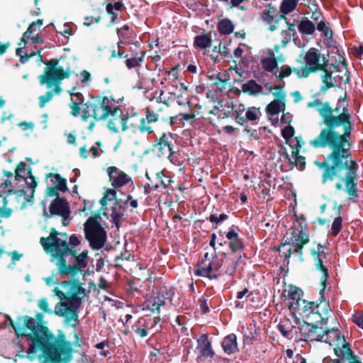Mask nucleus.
<instances>
[{"label":"nucleus","instance_id":"052dcab7","mask_svg":"<svg viewBox=\"0 0 363 363\" xmlns=\"http://www.w3.org/2000/svg\"><path fill=\"white\" fill-rule=\"evenodd\" d=\"M45 348H39L38 352L41 351V353L38 355L39 359L44 357V360L41 363H55L52 359V353L50 352V354L45 351Z\"/></svg>","mask_w":363,"mask_h":363},{"label":"nucleus","instance_id":"774afa93","mask_svg":"<svg viewBox=\"0 0 363 363\" xmlns=\"http://www.w3.org/2000/svg\"><path fill=\"white\" fill-rule=\"evenodd\" d=\"M114 117H115L114 118L111 119L108 121V128H109V130H111L113 133H118V125L116 121H118V123L121 124L120 121H119V113Z\"/></svg>","mask_w":363,"mask_h":363},{"label":"nucleus","instance_id":"79ce46f5","mask_svg":"<svg viewBox=\"0 0 363 363\" xmlns=\"http://www.w3.org/2000/svg\"><path fill=\"white\" fill-rule=\"evenodd\" d=\"M240 259L241 255H239V257L235 259L226 258L225 264H227L228 266L226 267V269L225 270V274L228 276H232L235 273Z\"/></svg>","mask_w":363,"mask_h":363},{"label":"nucleus","instance_id":"9d476101","mask_svg":"<svg viewBox=\"0 0 363 363\" xmlns=\"http://www.w3.org/2000/svg\"><path fill=\"white\" fill-rule=\"evenodd\" d=\"M324 337L322 342L333 345L334 352L337 357L346 359L352 357V350L350 345L345 340V336L342 335L338 329H327L323 331Z\"/></svg>","mask_w":363,"mask_h":363},{"label":"nucleus","instance_id":"49530a36","mask_svg":"<svg viewBox=\"0 0 363 363\" xmlns=\"http://www.w3.org/2000/svg\"><path fill=\"white\" fill-rule=\"evenodd\" d=\"M284 111L281 103L277 100H273L266 107V112L272 116L277 115L280 111Z\"/></svg>","mask_w":363,"mask_h":363},{"label":"nucleus","instance_id":"0e129e2a","mask_svg":"<svg viewBox=\"0 0 363 363\" xmlns=\"http://www.w3.org/2000/svg\"><path fill=\"white\" fill-rule=\"evenodd\" d=\"M52 91H48L44 95H41L39 97V106L43 108L45 104L52 99Z\"/></svg>","mask_w":363,"mask_h":363},{"label":"nucleus","instance_id":"de8ad7c7","mask_svg":"<svg viewBox=\"0 0 363 363\" xmlns=\"http://www.w3.org/2000/svg\"><path fill=\"white\" fill-rule=\"evenodd\" d=\"M260 116V108H257L255 106L249 107L245 113L246 121H255L259 118Z\"/></svg>","mask_w":363,"mask_h":363},{"label":"nucleus","instance_id":"423d86ee","mask_svg":"<svg viewBox=\"0 0 363 363\" xmlns=\"http://www.w3.org/2000/svg\"><path fill=\"white\" fill-rule=\"evenodd\" d=\"M86 295V290L82 286H70L69 291L67 292V301L57 303L55 307V313L61 317H66L67 320H77V311Z\"/></svg>","mask_w":363,"mask_h":363},{"label":"nucleus","instance_id":"a211bd4d","mask_svg":"<svg viewBox=\"0 0 363 363\" xmlns=\"http://www.w3.org/2000/svg\"><path fill=\"white\" fill-rule=\"evenodd\" d=\"M301 335L306 341H320L322 342L324 337L322 328L318 327L316 325L305 323L300 328Z\"/></svg>","mask_w":363,"mask_h":363},{"label":"nucleus","instance_id":"c9c22d12","mask_svg":"<svg viewBox=\"0 0 363 363\" xmlns=\"http://www.w3.org/2000/svg\"><path fill=\"white\" fill-rule=\"evenodd\" d=\"M135 333L141 338L146 337L148 335V330L151 328L150 324L143 318H140L137 323L133 327Z\"/></svg>","mask_w":363,"mask_h":363},{"label":"nucleus","instance_id":"c756f323","mask_svg":"<svg viewBox=\"0 0 363 363\" xmlns=\"http://www.w3.org/2000/svg\"><path fill=\"white\" fill-rule=\"evenodd\" d=\"M146 52H136L134 57H127L125 65L128 69H137L142 66Z\"/></svg>","mask_w":363,"mask_h":363},{"label":"nucleus","instance_id":"bf43d9fd","mask_svg":"<svg viewBox=\"0 0 363 363\" xmlns=\"http://www.w3.org/2000/svg\"><path fill=\"white\" fill-rule=\"evenodd\" d=\"M294 128L291 125H288L281 130V136L286 140V144L289 145V140L294 136Z\"/></svg>","mask_w":363,"mask_h":363},{"label":"nucleus","instance_id":"bb28decb","mask_svg":"<svg viewBox=\"0 0 363 363\" xmlns=\"http://www.w3.org/2000/svg\"><path fill=\"white\" fill-rule=\"evenodd\" d=\"M242 91L250 96H257L262 94V86L257 84L255 79H250L242 84Z\"/></svg>","mask_w":363,"mask_h":363},{"label":"nucleus","instance_id":"72a5a7b5","mask_svg":"<svg viewBox=\"0 0 363 363\" xmlns=\"http://www.w3.org/2000/svg\"><path fill=\"white\" fill-rule=\"evenodd\" d=\"M315 262L316 269L322 272V276L320 277V284L322 286V288L320 290V294H322V293H325V291L327 281L329 277L328 270L327 267L323 264V262L321 258L315 259Z\"/></svg>","mask_w":363,"mask_h":363},{"label":"nucleus","instance_id":"603ef678","mask_svg":"<svg viewBox=\"0 0 363 363\" xmlns=\"http://www.w3.org/2000/svg\"><path fill=\"white\" fill-rule=\"evenodd\" d=\"M342 228V218L340 216L335 218L332 223L331 235L336 237Z\"/></svg>","mask_w":363,"mask_h":363},{"label":"nucleus","instance_id":"0eeeda50","mask_svg":"<svg viewBox=\"0 0 363 363\" xmlns=\"http://www.w3.org/2000/svg\"><path fill=\"white\" fill-rule=\"evenodd\" d=\"M224 259L219 258L216 252L211 255L206 252L201 257L194 268V274L197 277H206L209 279H216L221 274V267Z\"/></svg>","mask_w":363,"mask_h":363},{"label":"nucleus","instance_id":"a18cd8bd","mask_svg":"<svg viewBox=\"0 0 363 363\" xmlns=\"http://www.w3.org/2000/svg\"><path fill=\"white\" fill-rule=\"evenodd\" d=\"M294 216L296 217V221L301 228L297 235H309L310 231L305 216L303 215L297 216L296 213Z\"/></svg>","mask_w":363,"mask_h":363},{"label":"nucleus","instance_id":"f3484780","mask_svg":"<svg viewBox=\"0 0 363 363\" xmlns=\"http://www.w3.org/2000/svg\"><path fill=\"white\" fill-rule=\"evenodd\" d=\"M159 119V116L154 111H151L149 107L145 108V116L140 119L138 129L141 133L151 135L154 133L152 124L156 123Z\"/></svg>","mask_w":363,"mask_h":363},{"label":"nucleus","instance_id":"5fc2aeb1","mask_svg":"<svg viewBox=\"0 0 363 363\" xmlns=\"http://www.w3.org/2000/svg\"><path fill=\"white\" fill-rule=\"evenodd\" d=\"M6 321L9 323L10 326L13 329L15 334L18 337H21L22 335H24L22 328H20V324L18 320L14 321L9 315H5Z\"/></svg>","mask_w":363,"mask_h":363},{"label":"nucleus","instance_id":"37998d69","mask_svg":"<svg viewBox=\"0 0 363 363\" xmlns=\"http://www.w3.org/2000/svg\"><path fill=\"white\" fill-rule=\"evenodd\" d=\"M0 199H1V202L3 203V205L0 206V219L1 220L3 218H8L11 216L12 210L9 208H6L7 200L5 192H0Z\"/></svg>","mask_w":363,"mask_h":363},{"label":"nucleus","instance_id":"69168bd1","mask_svg":"<svg viewBox=\"0 0 363 363\" xmlns=\"http://www.w3.org/2000/svg\"><path fill=\"white\" fill-rule=\"evenodd\" d=\"M285 22H286V23L287 25V29L285 31L286 34L287 35H289L290 38H292L294 40H295V36L296 35V30H295V26H296L295 23H290L288 21V19ZM294 22H296V20H294Z\"/></svg>","mask_w":363,"mask_h":363},{"label":"nucleus","instance_id":"393cba45","mask_svg":"<svg viewBox=\"0 0 363 363\" xmlns=\"http://www.w3.org/2000/svg\"><path fill=\"white\" fill-rule=\"evenodd\" d=\"M261 17L263 21L269 26L268 30L272 32L276 30L278 28V24L281 20L283 19L285 21L287 20L286 16L281 13H277L275 15L262 13Z\"/></svg>","mask_w":363,"mask_h":363},{"label":"nucleus","instance_id":"c03bdc74","mask_svg":"<svg viewBox=\"0 0 363 363\" xmlns=\"http://www.w3.org/2000/svg\"><path fill=\"white\" fill-rule=\"evenodd\" d=\"M261 64L264 71L272 72L278 68L277 61L275 57H264L261 60Z\"/></svg>","mask_w":363,"mask_h":363},{"label":"nucleus","instance_id":"dca6fc26","mask_svg":"<svg viewBox=\"0 0 363 363\" xmlns=\"http://www.w3.org/2000/svg\"><path fill=\"white\" fill-rule=\"evenodd\" d=\"M237 230H239L238 227L232 225L229 228L228 232L225 235L228 245L232 254H236L238 252L243 251L245 249L243 239L239 236ZM224 243L226 244L227 242L225 241Z\"/></svg>","mask_w":363,"mask_h":363},{"label":"nucleus","instance_id":"2f4dec72","mask_svg":"<svg viewBox=\"0 0 363 363\" xmlns=\"http://www.w3.org/2000/svg\"><path fill=\"white\" fill-rule=\"evenodd\" d=\"M328 66H325L324 70L320 71L323 72V74L321 75L322 85L320 88L322 92H325L329 89L335 86V82L329 81L333 74V70L328 69Z\"/></svg>","mask_w":363,"mask_h":363},{"label":"nucleus","instance_id":"a19ab883","mask_svg":"<svg viewBox=\"0 0 363 363\" xmlns=\"http://www.w3.org/2000/svg\"><path fill=\"white\" fill-rule=\"evenodd\" d=\"M303 295V291L299 288L291 286L289 290L288 296L290 299L296 301L297 308H301V301L302 300L301 296Z\"/></svg>","mask_w":363,"mask_h":363},{"label":"nucleus","instance_id":"e2e57ef3","mask_svg":"<svg viewBox=\"0 0 363 363\" xmlns=\"http://www.w3.org/2000/svg\"><path fill=\"white\" fill-rule=\"evenodd\" d=\"M26 170V164L23 162H20L15 169V178L18 180V178L26 179L25 176L21 175L23 172Z\"/></svg>","mask_w":363,"mask_h":363},{"label":"nucleus","instance_id":"cd10ccee","mask_svg":"<svg viewBox=\"0 0 363 363\" xmlns=\"http://www.w3.org/2000/svg\"><path fill=\"white\" fill-rule=\"evenodd\" d=\"M222 347L228 354L238 351L236 335L232 333L225 337L222 342Z\"/></svg>","mask_w":363,"mask_h":363},{"label":"nucleus","instance_id":"1a4fd4ad","mask_svg":"<svg viewBox=\"0 0 363 363\" xmlns=\"http://www.w3.org/2000/svg\"><path fill=\"white\" fill-rule=\"evenodd\" d=\"M99 219H101V216L98 213L89 217L84 223L85 238L93 250L101 249L107 238L106 231L99 222Z\"/></svg>","mask_w":363,"mask_h":363},{"label":"nucleus","instance_id":"f704fd0d","mask_svg":"<svg viewBox=\"0 0 363 363\" xmlns=\"http://www.w3.org/2000/svg\"><path fill=\"white\" fill-rule=\"evenodd\" d=\"M298 30L302 35H311L315 33V26L311 21L306 18L300 21Z\"/></svg>","mask_w":363,"mask_h":363},{"label":"nucleus","instance_id":"8fccbe9b","mask_svg":"<svg viewBox=\"0 0 363 363\" xmlns=\"http://www.w3.org/2000/svg\"><path fill=\"white\" fill-rule=\"evenodd\" d=\"M298 70H301V68H292L288 65H283L281 67V71L279 74L277 75V73H274V75H276V77L279 78L280 80H282L284 78L289 77L293 72H296V74H297Z\"/></svg>","mask_w":363,"mask_h":363},{"label":"nucleus","instance_id":"412c9836","mask_svg":"<svg viewBox=\"0 0 363 363\" xmlns=\"http://www.w3.org/2000/svg\"><path fill=\"white\" fill-rule=\"evenodd\" d=\"M323 294H320V297L318 299V302L316 301V306L314 307L313 315H317L318 319L315 323H326L329 317V311L330 310V306L329 301L323 298Z\"/></svg>","mask_w":363,"mask_h":363},{"label":"nucleus","instance_id":"e433bc0d","mask_svg":"<svg viewBox=\"0 0 363 363\" xmlns=\"http://www.w3.org/2000/svg\"><path fill=\"white\" fill-rule=\"evenodd\" d=\"M45 178L50 179V182L53 184V186L68 191L67 180L66 179L62 178L60 174L50 172L46 174Z\"/></svg>","mask_w":363,"mask_h":363},{"label":"nucleus","instance_id":"39448f33","mask_svg":"<svg viewBox=\"0 0 363 363\" xmlns=\"http://www.w3.org/2000/svg\"><path fill=\"white\" fill-rule=\"evenodd\" d=\"M59 59H51L45 62V67L43 74L38 76L40 84L41 86L46 85L48 88L54 86L52 93L59 94L62 89L60 87L61 82L65 79H68L71 72L69 67L64 69L62 66H59Z\"/></svg>","mask_w":363,"mask_h":363},{"label":"nucleus","instance_id":"13d9d810","mask_svg":"<svg viewBox=\"0 0 363 363\" xmlns=\"http://www.w3.org/2000/svg\"><path fill=\"white\" fill-rule=\"evenodd\" d=\"M303 304L302 310L303 312H308L310 314L313 315V312L314 311V307L318 308V306H316V301H306V300L302 299L301 301V306Z\"/></svg>","mask_w":363,"mask_h":363},{"label":"nucleus","instance_id":"864d4df0","mask_svg":"<svg viewBox=\"0 0 363 363\" xmlns=\"http://www.w3.org/2000/svg\"><path fill=\"white\" fill-rule=\"evenodd\" d=\"M27 177L26 178H29L31 179V182H26V187L31 189V195L30 197L33 198L34 193L35 191V188L38 185V182L35 179V177L33 175L31 172V168L30 167V165L28 166V170L26 172Z\"/></svg>","mask_w":363,"mask_h":363},{"label":"nucleus","instance_id":"aec40b11","mask_svg":"<svg viewBox=\"0 0 363 363\" xmlns=\"http://www.w3.org/2000/svg\"><path fill=\"white\" fill-rule=\"evenodd\" d=\"M108 170L109 180L114 188L123 186L128 184L131 179L126 173L116 167H110Z\"/></svg>","mask_w":363,"mask_h":363},{"label":"nucleus","instance_id":"f257e3e1","mask_svg":"<svg viewBox=\"0 0 363 363\" xmlns=\"http://www.w3.org/2000/svg\"><path fill=\"white\" fill-rule=\"evenodd\" d=\"M315 106H322L318 113L322 118L321 124L325 127L309 144L314 148L328 147L331 150L322 162H315L323 169L321 184L337 181L336 190H342L344 184V191L349 199L357 198L359 165L351 152L350 137L354 125L348 105H343L341 110L340 105L333 108L329 101L323 103L319 99L308 103V107Z\"/></svg>","mask_w":363,"mask_h":363},{"label":"nucleus","instance_id":"4468645a","mask_svg":"<svg viewBox=\"0 0 363 363\" xmlns=\"http://www.w3.org/2000/svg\"><path fill=\"white\" fill-rule=\"evenodd\" d=\"M88 262V251H83L80 254H78L75 259L74 264H69L65 268L63 267V272L60 277L61 278H65L68 276L75 277L78 273L82 272V269H84L87 266Z\"/></svg>","mask_w":363,"mask_h":363},{"label":"nucleus","instance_id":"a878e982","mask_svg":"<svg viewBox=\"0 0 363 363\" xmlns=\"http://www.w3.org/2000/svg\"><path fill=\"white\" fill-rule=\"evenodd\" d=\"M284 149V155L286 158L288 160L289 162L298 167L300 170H303L306 167V159L303 156H301L299 152V150L296 148H293L291 151V155L293 157V160L290 158L289 154L286 152V149Z\"/></svg>","mask_w":363,"mask_h":363},{"label":"nucleus","instance_id":"5701e85b","mask_svg":"<svg viewBox=\"0 0 363 363\" xmlns=\"http://www.w3.org/2000/svg\"><path fill=\"white\" fill-rule=\"evenodd\" d=\"M317 30L321 32V36L325 44L329 47H333L337 49V52L340 50L337 48V43L335 40L333 39V32L331 28L329 26V23H326L323 20H320L317 23Z\"/></svg>","mask_w":363,"mask_h":363},{"label":"nucleus","instance_id":"ddd939ff","mask_svg":"<svg viewBox=\"0 0 363 363\" xmlns=\"http://www.w3.org/2000/svg\"><path fill=\"white\" fill-rule=\"evenodd\" d=\"M69 254L76 259L78 255L77 250L73 247H69L67 241L61 243V246L51 256V261L56 259L55 265L59 275L63 272V267L65 268L69 264H67L66 255Z\"/></svg>","mask_w":363,"mask_h":363},{"label":"nucleus","instance_id":"7c9ffc66","mask_svg":"<svg viewBox=\"0 0 363 363\" xmlns=\"http://www.w3.org/2000/svg\"><path fill=\"white\" fill-rule=\"evenodd\" d=\"M212 43V38L210 33H202L194 37V47L201 50H205L210 47Z\"/></svg>","mask_w":363,"mask_h":363},{"label":"nucleus","instance_id":"f8f14e48","mask_svg":"<svg viewBox=\"0 0 363 363\" xmlns=\"http://www.w3.org/2000/svg\"><path fill=\"white\" fill-rule=\"evenodd\" d=\"M172 135L170 132L163 133L152 145L153 150L157 151L158 157H166L171 162L175 153L172 144Z\"/></svg>","mask_w":363,"mask_h":363},{"label":"nucleus","instance_id":"7ed1b4c3","mask_svg":"<svg viewBox=\"0 0 363 363\" xmlns=\"http://www.w3.org/2000/svg\"><path fill=\"white\" fill-rule=\"evenodd\" d=\"M110 104L111 101L106 96H91L86 103L82 104V120L86 121L92 117L95 121H104L109 116H116L119 113L122 131H125L133 126V124L128 125L129 116H125L120 108H112Z\"/></svg>","mask_w":363,"mask_h":363},{"label":"nucleus","instance_id":"338daca9","mask_svg":"<svg viewBox=\"0 0 363 363\" xmlns=\"http://www.w3.org/2000/svg\"><path fill=\"white\" fill-rule=\"evenodd\" d=\"M106 12L111 16V23L114 24L118 20V14L112 9L111 3H108L106 6Z\"/></svg>","mask_w":363,"mask_h":363},{"label":"nucleus","instance_id":"58836bf2","mask_svg":"<svg viewBox=\"0 0 363 363\" xmlns=\"http://www.w3.org/2000/svg\"><path fill=\"white\" fill-rule=\"evenodd\" d=\"M298 5V0H282L280 5L281 14L286 15L294 11Z\"/></svg>","mask_w":363,"mask_h":363},{"label":"nucleus","instance_id":"6ab92c4d","mask_svg":"<svg viewBox=\"0 0 363 363\" xmlns=\"http://www.w3.org/2000/svg\"><path fill=\"white\" fill-rule=\"evenodd\" d=\"M196 350L200 352V354L196 358L197 361L207 358L211 359L215 355V352L211 347V342L208 340V337L206 334H202L199 338L197 339Z\"/></svg>","mask_w":363,"mask_h":363},{"label":"nucleus","instance_id":"2eb2a0df","mask_svg":"<svg viewBox=\"0 0 363 363\" xmlns=\"http://www.w3.org/2000/svg\"><path fill=\"white\" fill-rule=\"evenodd\" d=\"M60 232L55 228H52L50 231V235L47 238L41 237L40 243L42 245L44 251L50 254V256L61 246V243L66 240H62L58 238Z\"/></svg>","mask_w":363,"mask_h":363},{"label":"nucleus","instance_id":"09e8293b","mask_svg":"<svg viewBox=\"0 0 363 363\" xmlns=\"http://www.w3.org/2000/svg\"><path fill=\"white\" fill-rule=\"evenodd\" d=\"M43 24V19H38L35 21L32 22L28 28H27L26 31L23 34V36L21 39V42L18 43V46H21L22 42L26 43V38H28L30 35L33 33L34 31V27L36 26H42Z\"/></svg>","mask_w":363,"mask_h":363},{"label":"nucleus","instance_id":"b1692460","mask_svg":"<svg viewBox=\"0 0 363 363\" xmlns=\"http://www.w3.org/2000/svg\"><path fill=\"white\" fill-rule=\"evenodd\" d=\"M127 203V200L116 199L113 206L111 207L112 221L117 228H119V223L124 214V206Z\"/></svg>","mask_w":363,"mask_h":363},{"label":"nucleus","instance_id":"f03ea898","mask_svg":"<svg viewBox=\"0 0 363 363\" xmlns=\"http://www.w3.org/2000/svg\"><path fill=\"white\" fill-rule=\"evenodd\" d=\"M74 329L73 345L82 347V342L76 333V325L72 324ZM39 348H45L47 353H52V359L55 363H67L72 359V343L66 340L64 333H60L57 337L48 328V333L44 335Z\"/></svg>","mask_w":363,"mask_h":363},{"label":"nucleus","instance_id":"3c124183","mask_svg":"<svg viewBox=\"0 0 363 363\" xmlns=\"http://www.w3.org/2000/svg\"><path fill=\"white\" fill-rule=\"evenodd\" d=\"M228 218V216L224 213L217 215L216 213H211L207 218L211 223H213V228L217 229L218 223L224 221Z\"/></svg>","mask_w":363,"mask_h":363},{"label":"nucleus","instance_id":"c85d7f7f","mask_svg":"<svg viewBox=\"0 0 363 363\" xmlns=\"http://www.w3.org/2000/svg\"><path fill=\"white\" fill-rule=\"evenodd\" d=\"M172 182L170 177L167 176L164 171H160L156 174L155 181L152 183L153 190H157L160 187L164 189H168Z\"/></svg>","mask_w":363,"mask_h":363},{"label":"nucleus","instance_id":"6e6d98bb","mask_svg":"<svg viewBox=\"0 0 363 363\" xmlns=\"http://www.w3.org/2000/svg\"><path fill=\"white\" fill-rule=\"evenodd\" d=\"M58 191L66 192L67 190L61 189L55 186H48L45 189V196L55 197V199L60 198Z\"/></svg>","mask_w":363,"mask_h":363},{"label":"nucleus","instance_id":"9b49d317","mask_svg":"<svg viewBox=\"0 0 363 363\" xmlns=\"http://www.w3.org/2000/svg\"><path fill=\"white\" fill-rule=\"evenodd\" d=\"M291 237L288 242H282L281 246L285 247L286 245H293L294 247V250L290 247L284 253V265L289 264V259L293 252L298 254V257L301 261L303 260V248L304 245H307L309 241V235H297L298 228L294 227L291 228Z\"/></svg>","mask_w":363,"mask_h":363},{"label":"nucleus","instance_id":"6e6552de","mask_svg":"<svg viewBox=\"0 0 363 363\" xmlns=\"http://www.w3.org/2000/svg\"><path fill=\"white\" fill-rule=\"evenodd\" d=\"M303 62L304 67L297 71L299 78H307L310 74L324 70L325 67L329 65L328 57H325L315 48H311L305 52Z\"/></svg>","mask_w":363,"mask_h":363},{"label":"nucleus","instance_id":"680f3d73","mask_svg":"<svg viewBox=\"0 0 363 363\" xmlns=\"http://www.w3.org/2000/svg\"><path fill=\"white\" fill-rule=\"evenodd\" d=\"M208 299L203 295L198 299V304L199 305L200 309L203 313H208L210 312L209 307L208 306Z\"/></svg>","mask_w":363,"mask_h":363},{"label":"nucleus","instance_id":"4d7b16f0","mask_svg":"<svg viewBox=\"0 0 363 363\" xmlns=\"http://www.w3.org/2000/svg\"><path fill=\"white\" fill-rule=\"evenodd\" d=\"M308 9L311 11V19L313 21H318L319 19L323 20V16L320 11L318 4H312V5H308Z\"/></svg>","mask_w":363,"mask_h":363},{"label":"nucleus","instance_id":"4be33fe9","mask_svg":"<svg viewBox=\"0 0 363 363\" xmlns=\"http://www.w3.org/2000/svg\"><path fill=\"white\" fill-rule=\"evenodd\" d=\"M51 215H56L62 218H69L70 209L69 203L64 198L55 199L49 207Z\"/></svg>","mask_w":363,"mask_h":363},{"label":"nucleus","instance_id":"20e7f679","mask_svg":"<svg viewBox=\"0 0 363 363\" xmlns=\"http://www.w3.org/2000/svg\"><path fill=\"white\" fill-rule=\"evenodd\" d=\"M17 320L24 333L21 337H26L30 342L27 357L30 360L34 359L44 335L48 333V327L43 324H37L35 318L27 315L18 316Z\"/></svg>","mask_w":363,"mask_h":363},{"label":"nucleus","instance_id":"473e14b6","mask_svg":"<svg viewBox=\"0 0 363 363\" xmlns=\"http://www.w3.org/2000/svg\"><path fill=\"white\" fill-rule=\"evenodd\" d=\"M338 55L342 61L340 62L341 67L343 69L342 72L337 75L338 80V86L341 87L342 84H347L350 82V73L347 69V65L346 62V59L343 57L342 54L338 52Z\"/></svg>","mask_w":363,"mask_h":363},{"label":"nucleus","instance_id":"4c0bfd02","mask_svg":"<svg viewBox=\"0 0 363 363\" xmlns=\"http://www.w3.org/2000/svg\"><path fill=\"white\" fill-rule=\"evenodd\" d=\"M217 28L220 34L229 35L233 31L234 25L230 19L225 18L218 23Z\"/></svg>","mask_w":363,"mask_h":363},{"label":"nucleus","instance_id":"ea45409f","mask_svg":"<svg viewBox=\"0 0 363 363\" xmlns=\"http://www.w3.org/2000/svg\"><path fill=\"white\" fill-rule=\"evenodd\" d=\"M116 33L118 38L123 40L133 39L136 37L135 32L127 24L124 25L121 28H118L116 29Z\"/></svg>","mask_w":363,"mask_h":363}]
</instances>
